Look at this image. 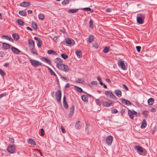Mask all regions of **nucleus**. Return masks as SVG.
<instances>
[{
	"instance_id": "nucleus-1",
	"label": "nucleus",
	"mask_w": 157,
	"mask_h": 157,
	"mask_svg": "<svg viewBox=\"0 0 157 157\" xmlns=\"http://www.w3.org/2000/svg\"><path fill=\"white\" fill-rule=\"evenodd\" d=\"M55 61L57 63L56 67L58 69H69L67 66L62 63V60L60 58H56Z\"/></svg>"
},
{
	"instance_id": "nucleus-2",
	"label": "nucleus",
	"mask_w": 157,
	"mask_h": 157,
	"mask_svg": "<svg viewBox=\"0 0 157 157\" xmlns=\"http://www.w3.org/2000/svg\"><path fill=\"white\" fill-rule=\"evenodd\" d=\"M62 93L60 90H58L56 93V99L58 102L61 101Z\"/></svg>"
},
{
	"instance_id": "nucleus-3",
	"label": "nucleus",
	"mask_w": 157,
	"mask_h": 157,
	"mask_svg": "<svg viewBox=\"0 0 157 157\" xmlns=\"http://www.w3.org/2000/svg\"><path fill=\"white\" fill-rule=\"evenodd\" d=\"M105 94L108 97H109L115 100H116L117 99L113 94L110 91H106L105 92Z\"/></svg>"
},
{
	"instance_id": "nucleus-4",
	"label": "nucleus",
	"mask_w": 157,
	"mask_h": 157,
	"mask_svg": "<svg viewBox=\"0 0 157 157\" xmlns=\"http://www.w3.org/2000/svg\"><path fill=\"white\" fill-rule=\"evenodd\" d=\"M7 151L11 153H13L15 152L16 150L14 145H12L9 146L7 149Z\"/></svg>"
},
{
	"instance_id": "nucleus-5",
	"label": "nucleus",
	"mask_w": 157,
	"mask_h": 157,
	"mask_svg": "<svg viewBox=\"0 0 157 157\" xmlns=\"http://www.w3.org/2000/svg\"><path fill=\"white\" fill-rule=\"evenodd\" d=\"M113 140V136L110 135L109 136L107 137L106 139V144L108 146H110L112 144Z\"/></svg>"
},
{
	"instance_id": "nucleus-6",
	"label": "nucleus",
	"mask_w": 157,
	"mask_h": 157,
	"mask_svg": "<svg viewBox=\"0 0 157 157\" xmlns=\"http://www.w3.org/2000/svg\"><path fill=\"white\" fill-rule=\"evenodd\" d=\"M134 149L136 150L139 154H141V153L144 152V148L143 147L140 146L136 145L134 147Z\"/></svg>"
},
{
	"instance_id": "nucleus-7",
	"label": "nucleus",
	"mask_w": 157,
	"mask_h": 157,
	"mask_svg": "<svg viewBox=\"0 0 157 157\" xmlns=\"http://www.w3.org/2000/svg\"><path fill=\"white\" fill-rule=\"evenodd\" d=\"M30 61L32 65L34 67L41 65V63L37 60H31Z\"/></svg>"
},
{
	"instance_id": "nucleus-8",
	"label": "nucleus",
	"mask_w": 157,
	"mask_h": 157,
	"mask_svg": "<svg viewBox=\"0 0 157 157\" xmlns=\"http://www.w3.org/2000/svg\"><path fill=\"white\" fill-rule=\"evenodd\" d=\"M29 45L30 49H32V50L34 48V43L33 40L32 39H29Z\"/></svg>"
},
{
	"instance_id": "nucleus-9",
	"label": "nucleus",
	"mask_w": 157,
	"mask_h": 157,
	"mask_svg": "<svg viewBox=\"0 0 157 157\" xmlns=\"http://www.w3.org/2000/svg\"><path fill=\"white\" fill-rule=\"evenodd\" d=\"M35 40L37 41V46L38 48H40L42 44V40L39 37H35L34 38Z\"/></svg>"
},
{
	"instance_id": "nucleus-10",
	"label": "nucleus",
	"mask_w": 157,
	"mask_h": 157,
	"mask_svg": "<svg viewBox=\"0 0 157 157\" xmlns=\"http://www.w3.org/2000/svg\"><path fill=\"white\" fill-rule=\"evenodd\" d=\"M121 101L122 103L125 104L127 105L130 106L132 105L130 101L124 99H121Z\"/></svg>"
},
{
	"instance_id": "nucleus-11",
	"label": "nucleus",
	"mask_w": 157,
	"mask_h": 157,
	"mask_svg": "<svg viewBox=\"0 0 157 157\" xmlns=\"http://www.w3.org/2000/svg\"><path fill=\"white\" fill-rule=\"evenodd\" d=\"M75 110V106L74 105H72L70 108V111L69 114V117H72L74 114Z\"/></svg>"
},
{
	"instance_id": "nucleus-12",
	"label": "nucleus",
	"mask_w": 157,
	"mask_h": 157,
	"mask_svg": "<svg viewBox=\"0 0 157 157\" xmlns=\"http://www.w3.org/2000/svg\"><path fill=\"white\" fill-rule=\"evenodd\" d=\"M30 5L29 2H23L20 4V6L23 7H27Z\"/></svg>"
},
{
	"instance_id": "nucleus-13",
	"label": "nucleus",
	"mask_w": 157,
	"mask_h": 157,
	"mask_svg": "<svg viewBox=\"0 0 157 157\" xmlns=\"http://www.w3.org/2000/svg\"><path fill=\"white\" fill-rule=\"evenodd\" d=\"M2 46L4 49L5 50H7L10 48L11 46L10 45L5 43H2Z\"/></svg>"
},
{
	"instance_id": "nucleus-14",
	"label": "nucleus",
	"mask_w": 157,
	"mask_h": 157,
	"mask_svg": "<svg viewBox=\"0 0 157 157\" xmlns=\"http://www.w3.org/2000/svg\"><path fill=\"white\" fill-rule=\"evenodd\" d=\"M118 64L119 67H121V69H125V66L123 61L121 60L119 61Z\"/></svg>"
},
{
	"instance_id": "nucleus-15",
	"label": "nucleus",
	"mask_w": 157,
	"mask_h": 157,
	"mask_svg": "<svg viewBox=\"0 0 157 157\" xmlns=\"http://www.w3.org/2000/svg\"><path fill=\"white\" fill-rule=\"evenodd\" d=\"M82 124L80 121H78L76 123L75 125V128L77 129H79L81 127Z\"/></svg>"
},
{
	"instance_id": "nucleus-16",
	"label": "nucleus",
	"mask_w": 157,
	"mask_h": 157,
	"mask_svg": "<svg viewBox=\"0 0 157 157\" xmlns=\"http://www.w3.org/2000/svg\"><path fill=\"white\" fill-rule=\"evenodd\" d=\"M11 50L13 52L16 54H19L21 52V51L19 50L14 47H12Z\"/></svg>"
},
{
	"instance_id": "nucleus-17",
	"label": "nucleus",
	"mask_w": 157,
	"mask_h": 157,
	"mask_svg": "<svg viewBox=\"0 0 157 157\" xmlns=\"http://www.w3.org/2000/svg\"><path fill=\"white\" fill-rule=\"evenodd\" d=\"M2 38L3 39H6L9 40L12 42H13V40L12 38L11 37L8 36L7 35H5L2 36Z\"/></svg>"
},
{
	"instance_id": "nucleus-18",
	"label": "nucleus",
	"mask_w": 157,
	"mask_h": 157,
	"mask_svg": "<svg viewBox=\"0 0 157 157\" xmlns=\"http://www.w3.org/2000/svg\"><path fill=\"white\" fill-rule=\"evenodd\" d=\"M78 10V9H71L68 10L67 11L68 13H76Z\"/></svg>"
},
{
	"instance_id": "nucleus-19",
	"label": "nucleus",
	"mask_w": 157,
	"mask_h": 157,
	"mask_svg": "<svg viewBox=\"0 0 157 157\" xmlns=\"http://www.w3.org/2000/svg\"><path fill=\"white\" fill-rule=\"evenodd\" d=\"M154 102V99L153 98H151L148 99L147 101L148 104L150 105H152Z\"/></svg>"
},
{
	"instance_id": "nucleus-20",
	"label": "nucleus",
	"mask_w": 157,
	"mask_h": 157,
	"mask_svg": "<svg viewBox=\"0 0 157 157\" xmlns=\"http://www.w3.org/2000/svg\"><path fill=\"white\" fill-rule=\"evenodd\" d=\"M114 92L117 96L118 97H120L122 95V92L119 90H115Z\"/></svg>"
},
{
	"instance_id": "nucleus-21",
	"label": "nucleus",
	"mask_w": 157,
	"mask_h": 157,
	"mask_svg": "<svg viewBox=\"0 0 157 157\" xmlns=\"http://www.w3.org/2000/svg\"><path fill=\"white\" fill-rule=\"evenodd\" d=\"M137 21L138 23L142 24L144 22V19L140 17H137Z\"/></svg>"
},
{
	"instance_id": "nucleus-22",
	"label": "nucleus",
	"mask_w": 157,
	"mask_h": 157,
	"mask_svg": "<svg viewBox=\"0 0 157 157\" xmlns=\"http://www.w3.org/2000/svg\"><path fill=\"white\" fill-rule=\"evenodd\" d=\"M75 54L78 57L80 58L82 57V52L81 51L77 50L75 51Z\"/></svg>"
},
{
	"instance_id": "nucleus-23",
	"label": "nucleus",
	"mask_w": 157,
	"mask_h": 157,
	"mask_svg": "<svg viewBox=\"0 0 157 157\" xmlns=\"http://www.w3.org/2000/svg\"><path fill=\"white\" fill-rule=\"evenodd\" d=\"M41 59L42 61L45 62L48 64H51V62L48 59L45 57L41 58Z\"/></svg>"
},
{
	"instance_id": "nucleus-24",
	"label": "nucleus",
	"mask_w": 157,
	"mask_h": 157,
	"mask_svg": "<svg viewBox=\"0 0 157 157\" xmlns=\"http://www.w3.org/2000/svg\"><path fill=\"white\" fill-rule=\"evenodd\" d=\"M16 21L17 23L20 25L23 26L24 24V22L20 19H17Z\"/></svg>"
},
{
	"instance_id": "nucleus-25",
	"label": "nucleus",
	"mask_w": 157,
	"mask_h": 157,
	"mask_svg": "<svg viewBox=\"0 0 157 157\" xmlns=\"http://www.w3.org/2000/svg\"><path fill=\"white\" fill-rule=\"evenodd\" d=\"M147 126V123L146 121L145 120H143L142 124L141 126V128H143L146 127Z\"/></svg>"
},
{
	"instance_id": "nucleus-26",
	"label": "nucleus",
	"mask_w": 157,
	"mask_h": 157,
	"mask_svg": "<svg viewBox=\"0 0 157 157\" xmlns=\"http://www.w3.org/2000/svg\"><path fill=\"white\" fill-rule=\"evenodd\" d=\"M128 114L130 117L132 119H133L134 118V116H133V112L130 110H128Z\"/></svg>"
},
{
	"instance_id": "nucleus-27",
	"label": "nucleus",
	"mask_w": 157,
	"mask_h": 157,
	"mask_svg": "<svg viewBox=\"0 0 157 157\" xmlns=\"http://www.w3.org/2000/svg\"><path fill=\"white\" fill-rule=\"evenodd\" d=\"M19 13L21 16H25L26 15V12L25 10H22L20 11L19 12Z\"/></svg>"
},
{
	"instance_id": "nucleus-28",
	"label": "nucleus",
	"mask_w": 157,
	"mask_h": 157,
	"mask_svg": "<svg viewBox=\"0 0 157 157\" xmlns=\"http://www.w3.org/2000/svg\"><path fill=\"white\" fill-rule=\"evenodd\" d=\"M88 98L86 96V95H82V100L86 102H88Z\"/></svg>"
},
{
	"instance_id": "nucleus-29",
	"label": "nucleus",
	"mask_w": 157,
	"mask_h": 157,
	"mask_svg": "<svg viewBox=\"0 0 157 157\" xmlns=\"http://www.w3.org/2000/svg\"><path fill=\"white\" fill-rule=\"evenodd\" d=\"M14 39H16V40H18L19 38V35L16 33H14L12 35Z\"/></svg>"
},
{
	"instance_id": "nucleus-30",
	"label": "nucleus",
	"mask_w": 157,
	"mask_h": 157,
	"mask_svg": "<svg viewBox=\"0 0 157 157\" xmlns=\"http://www.w3.org/2000/svg\"><path fill=\"white\" fill-rule=\"evenodd\" d=\"M28 143L32 145H35L36 144L35 141L32 139H30L29 140Z\"/></svg>"
},
{
	"instance_id": "nucleus-31",
	"label": "nucleus",
	"mask_w": 157,
	"mask_h": 157,
	"mask_svg": "<svg viewBox=\"0 0 157 157\" xmlns=\"http://www.w3.org/2000/svg\"><path fill=\"white\" fill-rule=\"evenodd\" d=\"M83 10L85 11H89L91 13H92L94 11L93 9H91L89 7H86L83 8Z\"/></svg>"
},
{
	"instance_id": "nucleus-32",
	"label": "nucleus",
	"mask_w": 157,
	"mask_h": 157,
	"mask_svg": "<svg viewBox=\"0 0 157 157\" xmlns=\"http://www.w3.org/2000/svg\"><path fill=\"white\" fill-rule=\"evenodd\" d=\"M74 86L75 88L76 89V91H77L78 92L80 93H81L83 92L82 89L80 87L76 86Z\"/></svg>"
},
{
	"instance_id": "nucleus-33",
	"label": "nucleus",
	"mask_w": 157,
	"mask_h": 157,
	"mask_svg": "<svg viewBox=\"0 0 157 157\" xmlns=\"http://www.w3.org/2000/svg\"><path fill=\"white\" fill-rule=\"evenodd\" d=\"M94 36L93 35H90L89 36L88 40L89 42H92L94 40Z\"/></svg>"
},
{
	"instance_id": "nucleus-34",
	"label": "nucleus",
	"mask_w": 157,
	"mask_h": 157,
	"mask_svg": "<svg viewBox=\"0 0 157 157\" xmlns=\"http://www.w3.org/2000/svg\"><path fill=\"white\" fill-rule=\"evenodd\" d=\"M112 104V102H109L108 101H105L103 103V105L105 106L108 107L109 106Z\"/></svg>"
},
{
	"instance_id": "nucleus-35",
	"label": "nucleus",
	"mask_w": 157,
	"mask_h": 157,
	"mask_svg": "<svg viewBox=\"0 0 157 157\" xmlns=\"http://www.w3.org/2000/svg\"><path fill=\"white\" fill-rule=\"evenodd\" d=\"M32 27L35 29H37V24L35 22H32Z\"/></svg>"
},
{
	"instance_id": "nucleus-36",
	"label": "nucleus",
	"mask_w": 157,
	"mask_h": 157,
	"mask_svg": "<svg viewBox=\"0 0 157 157\" xmlns=\"http://www.w3.org/2000/svg\"><path fill=\"white\" fill-rule=\"evenodd\" d=\"M109 47H106L103 50V52L104 53H107L109 52Z\"/></svg>"
},
{
	"instance_id": "nucleus-37",
	"label": "nucleus",
	"mask_w": 157,
	"mask_h": 157,
	"mask_svg": "<svg viewBox=\"0 0 157 157\" xmlns=\"http://www.w3.org/2000/svg\"><path fill=\"white\" fill-rule=\"evenodd\" d=\"M66 42L67 44L70 45L71 43V39L69 38L66 39Z\"/></svg>"
},
{
	"instance_id": "nucleus-38",
	"label": "nucleus",
	"mask_w": 157,
	"mask_h": 157,
	"mask_svg": "<svg viewBox=\"0 0 157 157\" xmlns=\"http://www.w3.org/2000/svg\"><path fill=\"white\" fill-rule=\"evenodd\" d=\"M69 0H65L62 3V4L63 6H65L68 4L69 3Z\"/></svg>"
},
{
	"instance_id": "nucleus-39",
	"label": "nucleus",
	"mask_w": 157,
	"mask_h": 157,
	"mask_svg": "<svg viewBox=\"0 0 157 157\" xmlns=\"http://www.w3.org/2000/svg\"><path fill=\"white\" fill-rule=\"evenodd\" d=\"M148 112L147 110L143 111V114L144 115L145 117H147L148 116Z\"/></svg>"
},
{
	"instance_id": "nucleus-40",
	"label": "nucleus",
	"mask_w": 157,
	"mask_h": 157,
	"mask_svg": "<svg viewBox=\"0 0 157 157\" xmlns=\"http://www.w3.org/2000/svg\"><path fill=\"white\" fill-rule=\"evenodd\" d=\"M76 82L78 83H82L83 82V80L80 78H78L76 80Z\"/></svg>"
},
{
	"instance_id": "nucleus-41",
	"label": "nucleus",
	"mask_w": 157,
	"mask_h": 157,
	"mask_svg": "<svg viewBox=\"0 0 157 157\" xmlns=\"http://www.w3.org/2000/svg\"><path fill=\"white\" fill-rule=\"evenodd\" d=\"M90 26L89 27L90 28L92 29L94 28V24L93 22V21H92V19H90Z\"/></svg>"
},
{
	"instance_id": "nucleus-42",
	"label": "nucleus",
	"mask_w": 157,
	"mask_h": 157,
	"mask_svg": "<svg viewBox=\"0 0 157 157\" xmlns=\"http://www.w3.org/2000/svg\"><path fill=\"white\" fill-rule=\"evenodd\" d=\"M38 18L40 19L43 20L44 18V16L43 14H40L38 16Z\"/></svg>"
},
{
	"instance_id": "nucleus-43",
	"label": "nucleus",
	"mask_w": 157,
	"mask_h": 157,
	"mask_svg": "<svg viewBox=\"0 0 157 157\" xmlns=\"http://www.w3.org/2000/svg\"><path fill=\"white\" fill-rule=\"evenodd\" d=\"M48 53L49 54H56V52L54 51H53L52 50H48Z\"/></svg>"
},
{
	"instance_id": "nucleus-44",
	"label": "nucleus",
	"mask_w": 157,
	"mask_h": 157,
	"mask_svg": "<svg viewBox=\"0 0 157 157\" xmlns=\"http://www.w3.org/2000/svg\"><path fill=\"white\" fill-rule=\"evenodd\" d=\"M63 105L64 107V108L66 109H67L68 108V105L67 104V101L65 102H63Z\"/></svg>"
},
{
	"instance_id": "nucleus-45",
	"label": "nucleus",
	"mask_w": 157,
	"mask_h": 157,
	"mask_svg": "<svg viewBox=\"0 0 157 157\" xmlns=\"http://www.w3.org/2000/svg\"><path fill=\"white\" fill-rule=\"evenodd\" d=\"M61 56L64 59H66L68 57V56L67 55L64 54H62Z\"/></svg>"
},
{
	"instance_id": "nucleus-46",
	"label": "nucleus",
	"mask_w": 157,
	"mask_h": 157,
	"mask_svg": "<svg viewBox=\"0 0 157 157\" xmlns=\"http://www.w3.org/2000/svg\"><path fill=\"white\" fill-rule=\"evenodd\" d=\"M49 72L52 75H53L55 76L56 77L57 76V75H56V74L52 70V69H49Z\"/></svg>"
},
{
	"instance_id": "nucleus-47",
	"label": "nucleus",
	"mask_w": 157,
	"mask_h": 157,
	"mask_svg": "<svg viewBox=\"0 0 157 157\" xmlns=\"http://www.w3.org/2000/svg\"><path fill=\"white\" fill-rule=\"evenodd\" d=\"M31 50V52L33 54H35L36 55H38V53L34 49L32 50V49H30Z\"/></svg>"
},
{
	"instance_id": "nucleus-48",
	"label": "nucleus",
	"mask_w": 157,
	"mask_h": 157,
	"mask_svg": "<svg viewBox=\"0 0 157 157\" xmlns=\"http://www.w3.org/2000/svg\"><path fill=\"white\" fill-rule=\"evenodd\" d=\"M137 17H140L142 19H144L145 17V15L144 14H139L137 15Z\"/></svg>"
},
{
	"instance_id": "nucleus-49",
	"label": "nucleus",
	"mask_w": 157,
	"mask_h": 157,
	"mask_svg": "<svg viewBox=\"0 0 157 157\" xmlns=\"http://www.w3.org/2000/svg\"><path fill=\"white\" fill-rule=\"evenodd\" d=\"M89 124L87 123H86V127L85 128V130H86L88 132L89 131Z\"/></svg>"
},
{
	"instance_id": "nucleus-50",
	"label": "nucleus",
	"mask_w": 157,
	"mask_h": 157,
	"mask_svg": "<svg viewBox=\"0 0 157 157\" xmlns=\"http://www.w3.org/2000/svg\"><path fill=\"white\" fill-rule=\"evenodd\" d=\"M0 74L2 76H4L5 75V72L3 71L2 69H0Z\"/></svg>"
},
{
	"instance_id": "nucleus-51",
	"label": "nucleus",
	"mask_w": 157,
	"mask_h": 157,
	"mask_svg": "<svg viewBox=\"0 0 157 157\" xmlns=\"http://www.w3.org/2000/svg\"><path fill=\"white\" fill-rule=\"evenodd\" d=\"M96 104L99 105H101V103L100 101L98 99H97L96 100Z\"/></svg>"
},
{
	"instance_id": "nucleus-52",
	"label": "nucleus",
	"mask_w": 157,
	"mask_h": 157,
	"mask_svg": "<svg viewBox=\"0 0 157 157\" xmlns=\"http://www.w3.org/2000/svg\"><path fill=\"white\" fill-rule=\"evenodd\" d=\"M40 131H41L40 135L42 136H43L44 135V130L43 128H41L40 129Z\"/></svg>"
},
{
	"instance_id": "nucleus-53",
	"label": "nucleus",
	"mask_w": 157,
	"mask_h": 157,
	"mask_svg": "<svg viewBox=\"0 0 157 157\" xmlns=\"http://www.w3.org/2000/svg\"><path fill=\"white\" fill-rule=\"evenodd\" d=\"M61 129L63 133H65L66 132V131H65L64 128H63V126H61Z\"/></svg>"
},
{
	"instance_id": "nucleus-54",
	"label": "nucleus",
	"mask_w": 157,
	"mask_h": 157,
	"mask_svg": "<svg viewBox=\"0 0 157 157\" xmlns=\"http://www.w3.org/2000/svg\"><path fill=\"white\" fill-rule=\"evenodd\" d=\"M113 113H117L118 111L116 109H114L112 110Z\"/></svg>"
},
{
	"instance_id": "nucleus-55",
	"label": "nucleus",
	"mask_w": 157,
	"mask_h": 157,
	"mask_svg": "<svg viewBox=\"0 0 157 157\" xmlns=\"http://www.w3.org/2000/svg\"><path fill=\"white\" fill-rule=\"evenodd\" d=\"M136 48L138 52H140L141 49V47L140 46H136Z\"/></svg>"
},
{
	"instance_id": "nucleus-56",
	"label": "nucleus",
	"mask_w": 157,
	"mask_h": 157,
	"mask_svg": "<svg viewBox=\"0 0 157 157\" xmlns=\"http://www.w3.org/2000/svg\"><path fill=\"white\" fill-rule=\"evenodd\" d=\"M123 86L124 87V88L127 91H128V87L127 86L124 84H123Z\"/></svg>"
},
{
	"instance_id": "nucleus-57",
	"label": "nucleus",
	"mask_w": 157,
	"mask_h": 157,
	"mask_svg": "<svg viewBox=\"0 0 157 157\" xmlns=\"http://www.w3.org/2000/svg\"><path fill=\"white\" fill-rule=\"evenodd\" d=\"M111 11V10L110 8H108L106 10V12L109 13Z\"/></svg>"
},
{
	"instance_id": "nucleus-58",
	"label": "nucleus",
	"mask_w": 157,
	"mask_h": 157,
	"mask_svg": "<svg viewBox=\"0 0 157 157\" xmlns=\"http://www.w3.org/2000/svg\"><path fill=\"white\" fill-rule=\"evenodd\" d=\"M93 46L96 48H98V45L97 44H93Z\"/></svg>"
},
{
	"instance_id": "nucleus-59",
	"label": "nucleus",
	"mask_w": 157,
	"mask_h": 157,
	"mask_svg": "<svg viewBox=\"0 0 157 157\" xmlns=\"http://www.w3.org/2000/svg\"><path fill=\"white\" fill-rule=\"evenodd\" d=\"M9 141L12 143H13L14 141V140L13 138H10L9 139Z\"/></svg>"
},
{
	"instance_id": "nucleus-60",
	"label": "nucleus",
	"mask_w": 157,
	"mask_h": 157,
	"mask_svg": "<svg viewBox=\"0 0 157 157\" xmlns=\"http://www.w3.org/2000/svg\"><path fill=\"white\" fill-rule=\"evenodd\" d=\"M97 83V81H94L91 82V84L93 85H96Z\"/></svg>"
},
{
	"instance_id": "nucleus-61",
	"label": "nucleus",
	"mask_w": 157,
	"mask_h": 157,
	"mask_svg": "<svg viewBox=\"0 0 157 157\" xmlns=\"http://www.w3.org/2000/svg\"><path fill=\"white\" fill-rule=\"evenodd\" d=\"M70 84L69 83H67L66 85L65 86V88H69V87H70Z\"/></svg>"
},
{
	"instance_id": "nucleus-62",
	"label": "nucleus",
	"mask_w": 157,
	"mask_h": 157,
	"mask_svg": "<svg viewBox=\"0 0 157 157\" xmlns=\"http://www.w3.org/2000/svg\"><path fill=\"white\" fill-rule=\"evenodd\" d=\"M155 111H156L155 109L154 108H152L151 110V112H155Z\"/></svg>"
},
{
	"instance_id": "nucleus-63",
	"label": "nucleus",
	"mask_w": 157,
	"mask_h": 157,
	"mask_svg": "<svg viewBox=\"0 0 157 157\" xmlns=\"http://www.w3.org/2000/svg\"><path fill=\"white\" fill-rule=\"evenodd\" d=\"M61 78L63 79V80L66 81V82H67L68 81V80H67V78H65V77H61Z\"/></svg>"
},
{
	"instance_id": "nucleus-64",
	"label": "nucleus",
	"mask_w": 157,
	"mask_h": 157,
	"mask_svg": "<svg viewBox=\"0 0 157 157\" xmlns=\"http://www.w3.org/2000/svg\"><path fill=\"white\" fill-rule=\"evenodd\" d=\"M105 81L107 82L108 83H110L111 82L110 80L108 78H106Z\"/></svg>"
}]
</instances>
